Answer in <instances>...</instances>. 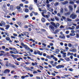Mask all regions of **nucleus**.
<instances>
[{
  "label": "nucleus",
  "instance_id": "nucleus-1",
  "mask_svg": "<svg viewBox=\"0 0 79 79\" xmlns=\"http://www.w3.org/2000/svg\"><path fill=\"white\" fill-rule=\"evenodd\" d=\"M77 17V15H75L74 13H73L70 16V18H72L73 19H74L76 18Z\"/></svg>",
  "mask_w": 79,
  "mask_h": 79
},
{
  "label": "nucleus",
  "instance_id": "nucleus-2",
  "mask_svg": "<svg viewBox=\"0 0 79 79\" xmlns=\"http://www.w3.org/2000/svg\"><path fill=\"white\" fill-rule=\"evenodd\" d=\"M48 14H49L46 15H45L44 14V12H43L42 13V15L43 16V17H44V18H46L48 19V18H49V17H50V12H48Z\"/></svg>",
  "mask_w": 79,
  "mask_h": 79
},
{
  "label": "nucleus",
  "instance_id": "nucleus-3",
  "mask_svg": "<svg viewBox=\"0 0 79 79\" xmlns=\"http://www.w3.org/2000/svg\"><path fill=\"white\" fill-rule=\"evenodd\" d=\"M64 66L61 65H59L56 67V68L57 69H61V68H64Z\"/></svg>",
  "mask_w": 79,
  "mask_h": 79
},
{
  "label": "nucleus",
  "instance_id": "nucleus-4",
  "mask_svg": "<svg viewBox=\"0 0 79 79\" xmlns=\"http://www.w3.org/2000/svg\"><path fill=\"white\" fill-rule=\"evenodd\" d=\"M2 9L4 11H6L7 8L5 5H3L2 7Z\"/></svg>",
  "mask_w": 79,
  "mask_h": 79
},
{
  "label": "nucleus",
  "instance_id": "nucleus-5",
  "mask_svg": "<svg viewBox=\"0 0 79 79\" xmlns=\"http://www.w3.org/2000/svg\"><path fill=\"white\" fill-rule=\"evenodd\" d=\"M6 40L7 41H9L10 43H12V41L10 40V38L8 37H6Z\"/></svg>",
  "mask_w": 79,
  "mask_h": 79
},
{
  "label": "nucleus",
  "instance_id": "nucleus-6",
  "mask_svg": "<svg viewBox=\"0 0 79 79\" xmlns=\"http://www.w3.org/2000/svg\"><path fill=\"white\" fill-rule=\"evenodd\" d=\"M24 48H25V49L27 51V50H30V48L27 46V45H25L24 46Z\"/></svg>",
  "mask_w": 79,
  "mask_h": 79
},
{
  "label": "nucleus",
  "instance_id": "nucleus-7",
  "mask_svg": "<svg viewBox=\"0 0 79 79\" xmlns=\"http://www.w3.org/2000/svg\"><path fill=\"white\" fill-rule=\"evenodd\" d=\"M10 70L8 69H6L4 71V74H6L7 73H10Z\"/></svg>",
  "mask_w": 79,
  "mask_h": 79
},
{
  "label": "nucleus",
  "instance_id": "nucleus-8",
  "mask_svg": "<svg viewBox=\"0 0 79 79\" xmlns=\"http://www.w3.org/2000/svg\"><path fill=\"white\" fill-rule=\"evenodd\" d=\"M1 23H0V26L2 27V26H5V23L3 21H2Z\"/></svg>",
  "mask_w": 79,
  "mask_h": 79
},
{
  "label": "nucleus",
  "instance_id": "nucleus-9",
  "mask_svg": "<svg viewBox=\"0 0 79 79\" xmlns=\"http://www.w3.org/2000/svg\"><path fill=\"white\" fill-rule=\"evenodd\" d=\"M49 28L50 29H51V30H52L53 31H54L55 30H54V27L52 25L49 26Z\"/></svg>",
  "mask_w": 79,
  "mask_h": 79
},
{
  "label": "nucleus",
  "instance_id": "nucleus-10",
  "mask_svg": "<svg viewBox=\"0 0 79 79\" xmlns=\"http://www.w3.org/2000/svg\"><path fill=\"white\" fill-rule=\"evenodd\" d=\"M10 65H11V64L9 63L8 62H7L6 64V66L7 67H10Z\"/></svg>",
  "mask_w": 79,
  "mask_h": 79
},
{
  "label": "nucleus",
  "instance_id": "nucleus-11",
  "mask_svg": "<svg viewBox=\"0 0 79 79\" xmlns=\"http://www.w3.org/2000/svg\"><path fill=\"white\" fill-rule=\"evenodd\" d=\"M59 37L61 39H64L65 38V36H64V35H61L59 36Z\"/></svg>",
  "mask_w": 79,
  "mask_h": 79
},
{
  "label": "nucleus",
  "instance_id": "nucleus-12",
  "mask_svg": "<svg viewBox=\"0 0 79 79\" xmlns=\"http://www.w3.org/2000/svg\"><path fill=\"white\" fill-rule=\"evenodd\" d=\"M17 9L19 11H21V7L19 6H16Z\"/></svg>",
  "mask_w": 79,
  "mask_h": 79
},
{
  "label": "nucleus",
  "instance_id": "nucleus-13",
  "mask_svg": "<svg viewBox=\"0 0 79 79\" xmlns=\"http://www.w3.org/2000/svg\"><path fill=\"white\" fill-rule=\"evenodd\" d=\"M48 10H49V11H50V12H53V9L50 7L48 8Z\"/></svg>",
  "mask_w": 79,
  "mask_h": 79
},
{
  "label": "nucleus",
  "instance_id": "nucleus-14",
  "mask_svg": "<svg viewBox=\"0 0 79 79\" xmlns=\"http://www.w3.org/2000/svg\"><path fill=\"white\" fill-rule=\"evenodd\" d=\"M37 63L36 62H35V63H34L33 62L31 63V65H32V66H37Z\"/></svg>",
  "mask_w": 79,
  "mask_h": 79
},
{
  "label": "nucleus",
  "instance_id": "nucleus-15",
  "mask_svg": "<svg viewBox=\"0 0 79 79\" xmlns=\"http://www.w3.org/2000/svg\"><path fill=\"white\" fill-rule=\"evenodd\" d=\"M13 6L12 5H11L10 6V9H9V10L10 11H13Z\"/></svg>",
  "mask_w": 79,
  "mask_h": 79
},
{
  "label": "nucleus",
  "instance_id": "nucleus-16",
  "mask_svg": "<svg viewBox=\"0 0 79 79\" xmlns=\"http://www.w3.org/2000/svg\"><path fill=\"white\" fill-rule=\"evenodd\" d=\"M42 53H43V52H40L39 51L37 52V54L40 55V56H42Z\"/></svg>",
  "mask_w": 79,
  "mask_h": 79
},
{
  "label": "nucleus",
  "instance_id": "nucleus-17",
  "mask_svg": "<svg viewBox=\"0 0 79 79\" xmlns=\"http://www.w3.org/2000/svg\"><path fill=\"white\" fill-rule=\"evenodd\" d=\"M68 2L67 1H65L62 2V4L63 5H66V4H68Z\"/></svg>",
  "mask_w": 79,
  "mask_h": 79
},
{
  "label": "nucleus",
  "instance_id": "nucleus-18",
  "mask_svg": "<svg viewBox=\"0 0 79 79\" xmlns=\"http://www.w3.org/2000/svg\"><path fill=\"white\" fill-rule=\"evenodd\" d=\"M18 24L19 26H22V25H23V23L22 22H19L17 23Z\"/></svg>",
  "mask_w": 79,
  "mask_h": 79
},
{
  "label": "nucleus",
  "instance_id": "nucleus-19",
  "mask_svg": "<svg viewBox=\"0 0 79 79\" xmlns=\"http://www.w3.org/2000/svg\"><path fill=\"white\" fill-rule=\"evenodd\" d=\"M60 5V3L58 2H56L54 4V6H58Z\"/></svg>",
  "mask_w": 79,
  "mask_h": 79
},
{
  "label": "nucleus",
  "instance_id": "nucleus-20",
  "mask_svg": "<svg viewBox=\"0 0 79 79\" xmlns=\"http://www.w3.org/2000/svg\"><path fill=\"white\" fill-rule=\"evenodd\" d=\"M10 67H11V68H15L16 67V66L13 64H10Z\"/></svg>",
  "mask_w": 79,
  "mask_h": 79
},
{
  "label": "nucleus",
  "instance_id": "nucleus-21",
  "mask_svg": "<svg viewBox=\"0 0 79 79\" xmlns=\"http://www.w3.org/2000/svg\"><path fill=\"white\" fill-rule=\"evenodd\" d=\"M21 60H23V58L21 57H19L17 58V61H21Z\"/></svg>",
  "mask_w": 79,
  "mask_h": 79
},
{
  "label": "nucleus",
  "instance_id": "nucleus-22",
  "mask_svg": "<svg viewBox=\"0 0 79 79\" xmlns=\"http://www.w3.org/2000/svg\"><path fill=\"white\" fill-rule=\"evenodd\" d=\"M70 51L72 52H76V49H73L72 50H70Z\"/></svg>",
  "mask_w": 79,
  "mask_h": 79
},
{
  "label": "nucleus",
  "instance_id": "nucleus-23",
  "mask_svg": "<svg viewBox=\"0 0 79 79\" xmlns=\"http://www.w3.org/2000/svg\"><path fill=\"white\" fill-rule=\"evenodd\" d=\"M24 64H27V65H29V64H31V62H28L25 61Z\"/></svg>",
  "mask_w": 79,
  "mask_h": 79
},
{
  "label": "nucleus",
  "instance_id": "nucleus-24",
  "mask_svg": "<svg viewBox=\"0 0 79 79\" xmlns=\"http://www.w3.org/2000/svg\"><path fill=\"white\" fill-rule=\"evenodd\" d=\"M51 24L52 25V26H54V27H56V24H55V23H54L53 22H51Z\"/></svg>",
  "mask_w": 79,
  "mask_h": 79
},
{
  "label": "nucleus",
  "instance_id": "nucleus-25",
  "mask_svg": "<svg viewBox=\"0 0 79 79\" xmlns=\"http://www.w3.org/2000/svg\"><path fill=\"white\" fill-rule=\"evenodd\" d=\"M10 26L9 25H7L6 26V30H8V29L10 28Z\"/></svg>",
  "mask_w": 79,
  "mask_h": 79
},
{
  "label": "nucleus",
  "instance_id": "nucleus-26",
  "mask_svg": "<svg viewBox=\"0 0 79 79\" xmlns=\"http://www.w3.org/2000/svg\"><path fill=\"white\" fill-rule=\"evenodd\" d=\"M65 60L67 61H69V60H70V59H69V58L68 57H65L64 58Z\"/></svg>",
  "mask_w": 79,
  "mask_h": 79
},
{
  "label": "nucleus",
  "instance_id": "nucleus-27",
  "mask_svg": "<svg viewBox=\"0 0 79 79\" xmlns=\"http://www.w3.org/2000/svg\"><path fill=\"white\" fill-rule=\"evenodd\" d=\"M71 14L70 12H66L64 13V15L65 16H68V15H69Z\"/></svg>",
  "mask_w": 79,
  "mask_h": 79
},
{
  "label": "nucleus",
  "instance_id": "nucleus-28",
  "mask_svg": "<svg viewBox=\"0 0 79 79\" xmlns=\"http://www.w3.org/2000/svg\"><path fill=\"white\" fill-rule=\"evenodd\" d=\"M66 53L64 52V54H63L62 56H63V57L64 58H66Z\"/></svg>",
  "mask_w": 79,
  "mask_h": 79
},
{
  "label": "nucleus",
  "instance_id": "nucleus-29",
  "mask_svg": "<svg viewBox=\"0 0 79 79\" xmlns=\"http://www.w3.org/2000/svg\"><path fill=\"white\" fill-rule=\"evenodd\" d=\"M69 8L70 10H73V6H69Z\"/></svg>",
  "mask_w": 79,
  "mask_h": 79
},
{
  "label": "nucleus",
  "instance_id": "nucleus-30",
  "mask_svg": "<svg viewBox=\"0 0 79 79\" xmlns=\"http://www.w3.org/2000/svg\"><path fill=\"white\" fill-rule=\"evenodd\" d=\"M67 21L68 22H70V21H72V20L70 19L67 18Z\"/></svg>",
  "mask_w": 79,
  "mask_h": 79
},
{
  "label": "nucleus",
  "instance_id": "nucleus-31",
  "mask_svg": "<svg viewBox=\"0 0 79 79\" xmlns=\"http://www.w3.org/2000/svg\"><path fill=\"white\" fill-rule=\"evenodd\" d=\"M29 40L30 41H32L33 43H34V42H35V41L33 39H30Z\"/></svg>",
  "mask_w": 79,
  "mask_h": 79
},
{
  "label": "nucleus",
  "instance_id": "nucleus-32",
  "mask_svg": "<svg viewBox=\"0 0 79 79\" xmlns=\"http://www.w3.org/2000/svg\"><path fill=\"white\" fill-rule=\"evenodd\" d=\"M27 74L30 75V77H32L34 76V75L32 74H30L29 73H28Z\"/></svg>",
  "mask_w": 79,
  "mask_h": 79
},
{
  "label": "nucleus",
  "instance_id": "nucleus-33",
  "mask_svg": "<svg viewBox=\"0 0 79 79\" xmlns=\"http://www.w3.org/2000/svg\"><path fill=\"white\" fill-rule=\"evenodd\" d=\"M53 60H54L55 61H58V59H57V58H56L55 57H53Z\"/></svg>",
  "mask_w": 79,
  "mask_h": 79
},
{
  "label": "nucleus",
  "instance_id": "nucleus-34",
  "mask_svg": "<svg viewBox=\"0 0 79 79\" xmlns=\"http://www.w3.org/2000/svg\"><path fill=\"white\" fill-rule=\"evenodd\" d=\"M68 46L69 47H72V46H73L72 44L70 43L69 44H68Z\"/></svg>",
  "mask_w": 79,
  "mask_h": 79
},
{
  "label": "nucleus",
  "instance_id": "nucleus-35",
  "mask_svg": "<svg viewBox=\"0 0 79 79\" xmlns=\"http://www.w3.org/2000/svg\"><path fill=\"white\" fill-rule=\"evenodd\" d=\"M24 34L25 35H27L29 34V33L27 32H25L24 33Z\"/></svg>",
  "mask_w": 79,
  "mask_h": 79
},
{
  "label": "nucleus",
  "instance_id": "nucleus-36",
  "mask_svg": "<svg viewBox=\"0 0 79 79\" xmlns=\"http://www.w3.org/2000/svg\"><path fill=\"white\" fill-rule=\"evenodd\" d=\"M50 6H51V5L50 4H48L47 5V7L48 8V9L50 8Z\"/></svg>",
  "mask_w": 79,
  "mask_h": 79
},
{
  "label": "nucleus",
  "instance_id": "nucleus-37",
  "mask_svg": "<svg viewBox=\"0 0 79 79\" xmlns=\"http://www.w3.org/2000/svg\"><path fill=\"white\" fill-rule=\"evenodd\" d=\"M60 12L61 13H63V8H61L60 9Z\"/></svg>",
  "mask_w": 79,
  "mask_h": 79
},
{
  "label": "nucleus",
  "instance_id": "nucleus-38",
  "mask_svg": "<svg viewBox=\"0 0 79 79\" xmlns=\"http://www.w3.org/2000/svg\"><path fill=\"white\" fill-rule=\"evenodd\" d=\"M55 52L56 53H59V52H60V50L59 49H56Z\"/></svg>",
  "mask_w": 79,
  "mask_h": 79
},
{
  "label": "nucleus",
  "instance_id": "nucleus-39",
  "mask_svg": "<svg viewBox=\"0 0 79 79\" xmlns=\"http://www.w3.org/2000/svg\"><path fill=\"white\" fill-rule=\"evenodd\" d=\"M76 35V34L74 33H70V35L71 36H74V35Z\"/></svg>",
  "mask_w": 79,
  "mask_h": 79
},
{
  "label": "nucleus",
  "instance_id": "nucleus-40",
  "mask_svg": "<svg viewBox=\"0 0 79 79\" xmlns=\"http://www.w3.org/2000/svg\"><path fill=\"white\" fill-rule=\"evenodd\" d=\"M4 34L5 35H6L7 37H9V34H8V33L6 32H5Z\"/></svg>",
  "mask_w": 79,
  "mask_h": 79
},
{
  "label": "nucleus",
  "instance_id": "nucleus-41",
  "mask_svg": "<svg viewBox=\"0 0 79 79\" xmlns=\"http://www.w3.org/2000/svg\"><path fill=\"white\" fill-rule=\"evenodd\" d=\"M69 4L72 5H73L74 4V2H73V1H70L69 2Z\"/></svg>",
  "mask_w": 79,
  "mask_h": 79
},
{
  "label": "nucleus",
  "instance_id": "nucleus-42",
  "mask_svg": "<svg viewBox=\"0 0 79 79\" xmlns=\"http://www.w3.org/2000/svg\"><path fill=\"white\" fill-rule=\"evenodd\" d=\"M68 70L70 71H71V72H72V71H73V69L72 68L69 69Z\"/></svg>",
  "mask_w": 79,
  "mask_h": 79
},
{
  "label": "nucleus",
  "instance_id": "nucleus-43",
  "mask_svg": "<svg viewBox=\"0 0 79 79\" xmlns=\"http://www.w3.org/2000/svg\"><path fill=\"white\" fill-rule=\"evenodd\" d=\"M47 58H48V59H51V56H46Z\"/></svg>",
  "mask_w": 79,
  "mask_h": 79
},
{
  "label": "nucleus",
  "instance_id": "nucleus-44",
  "mask_svg": "<svg viewBox=\"0 0 79 79\" xmlns=\"http://www.w3.org/2000/svg\"><path fill=\"white\" fill-rule=\"evenodd\" d=\"M41 21L42 22H45V19H44V18H42V19H41Z\"/></svg>",
  "mask_w": 79,
  "mask_h": 79
},
{
  "label": "nucleus",
  "instance_id": "nucleus-45",
  "mask_svg": "<svg viewBox=\"0 0 79 79\" xmlns=\"http://www.w3.org/2000/svg\"><path fill=\"white\" fill-rule=\"evenodd\" d=\"M21 45H22V46H23V47H24V46H25L26 45L24 44V43L22 42L21 43Z\"/></svg>",
  "mask_w": 79,
  "mask_h": 79
},
{
  "label": "nucleus",
  "instance_id": "nucleus-46",
  "mask_svg": "<svg viewBox=\"0 0 79 79\" xmlns=\"http://www.w3.org/2000/svg\"><path fill=\"white\" fill-rule=\"evenodd\" d=\"M26 68L27 69H26L27 70H28L29 71H32V70L30 69V68Z\"/></svg>",
  "mask_w": 79,
  "mask_h": 79
},
{
  "label": "nucleus",
  "instance_id": "nucleus-47",
  "mask_svg": "<svg viewBox=\"0 0 79 79\" xmlns=\"http://www.w3.org/2000/svg\"><path fill=\"white\" fill-rule=\"evenodd\" d=\"M28 11H29V9H26L25 10V11L26 13H27Z\"/></svg>",
  "mask_w": 79,
  "mask_h": 79
},
{
  "label": "nucleus",
  "instance_id": "nucleus-48",
  "mask_svg": "<svg viewBox=\"0 0 79 79\" xmlns=\"http://www.w3.org/2000/svg\"><path fill=\"white\" fill-rule=\"evenodd\" d=\"M48 39H53V37L48 36Z\"/></svg>",
  "mask_w": 79,
  "mask_h": 79
},
{
  "label": "nucleus",
  "instance_id": "nucleus-49",
  "mask_svg": "<svg viewBox=\"0 0 79 79\" xmlns=\"http://www.w3.org/2000/svg\"><path fill=\"white\" fill-rule=\"evenodd\" d=\"M55 18L56 21H59V19H58V18L56 17H55Z\"/></svg>",
  "mask_w": 79,
  "mask_h": 79
},
{
  "label": "nucleus",
  "instance_id": "nucleus-50",
  "mask_svg": "<svg viewBox=\"0 0 79 79\" xmlns=\"http://www.w3.org/2000/svg\"><path fill=\"white\" fill-rule=\"evenodd\" d=\"M2 48L3 50H5V49L6 48L5 47V46H2Z\"/></svg>",
  "mask_w": 79,
  "mask_h": 79
},
{
  "label": "nucleus",
  "instance_id": "nucleus-51",
  "mask_svg": "<svg viewBox=\"0 0 79 79\" xmlns=\"http://www.w3.org/2000/svg\"><path fill=\"white\" fill-rule=\"evenodd\" d=\"M50 20L52 21H55V19L54 18L50 19Z\"/></svg>",
  "mask_w": 79,
  "mask_h": 79
},
{
  "label": "nucleus",
  "instance_id": "nucleus-52",
  "mask_svg": "<svg viewBox=\"0 0 79 79\" xmlns=\"http://www.w3.org/2000/svg\"><path fill=\"white\" fill-rule=\"evenodd\" d=\"M41 31H42V32H46V30L44 29H42L41 30Z\"/></svg>",
  "mask_w": 79,
  "mask_h": 79
},
{
  "label": "nucleus",
  "instance_id": "nucleus-53",
  "mask_svg": "<svg viewBox=\"0 0 79 79\" xmlns=\"http://www.w3.org/2000/svg\"><path fill=\"white\" fill-rule=\"evenodd\" d=\"M54 32H55V33H57V32H59V31L58 30H56L55 31H54Z\"/></svg>",
  "mask_w": 79,
  "mask_h": 79
},
{
  "label": "nucleus",
  "instance_id": "nucleus-54",
  "mask_svg": "<svg viewBox=\"0 0 79 79\" xmlns=\"http://www.w3.org/2000/svg\"><path fill=\"white\" fill-rule=\"evenodd\" d=\"M33 73L34 74H37L38 73V72H37V71H35L33 72Z\"/></svg>",
  "mask_w": 79,
  "mask_h": 79
},
{
  "label": "nucleus",
  "instance_id": "nucleus-55",
  "mask_svg": "<svg viewBox=\"0 0 79 79\" xmlns=\"http://www.w3.org/2000/svg\"><path fill=\"white\" fill-rule=\"evenodd\" d=\"M56 27H57V26H60V24H59V23H56Z\"/></svg>",
  "mask_w": 79,
  "mask_h": 79
},
{
  "label": "nucleus",
  "instance_id": "nucleus-56",
  "mask_svg": "<svg viewBox=\"0 0 79 79\" xmlns=\"http://www.w3.org/2000/svg\"><path fill=\"white\" fill-rule=\"evenodd\" d=\"M25 77V76H22L21 77V79H24L25 78H26Z\"/></svg>",
  "mask_w": 79,
  "mask_h": 79
},
{
  "label": "nucleus",
  "instance_id": "nucleus-57",
  "mask_svg": "<svg viewBox=\"0 0 79 79\" xmlns=\"http://www.w3.org/2000/svg\"><path fill=\"white\" fill-rule=\"evenodd\" d=\"M42 45H43V46H44V47H46V46H47V44L44 43H43Z\"/></svg>",
  "mask_w": 79,
  "mask_h": 79
},
{
  "label": "nucleus",
  "instance_id": "nucleus-58",
  "mask_svg": "<svg viewBox=\"0 0 79 79\" xmlns=\"http://www.w3.org/2000/svg\"><path fill=\"white\" fill-rule=\"evenodd\" d=\"M72 30H74L75 29V27L72 26Z\"/></svg>",
  "mask_w": 79,
  "mask_h": 79
},
{
  "label": "nucleus",
  "instance_id": "nucleus-59",
  "mask_svg": "<svg viewBox=\"0 0 79 79\" xmlns=\"http://www.w3.org/2000/svg\"><path fill=\"white\" fill-rule=\"evenodd\" d=\"M0 30H1V31H5V29H3V28H2L1 27H0Z\"/></svg>",
  "mask_w": 79,
  "mask_h": 79
},
{
  "label": "nucleus",
  "instance_id": "nucleus-60",
  "mask_svg": "<svg viewBox=\"0 0 79 79\" xmlns=\"http://www.w3.org/2000/svg\"><path fill=\"white\" fill-rule=\"evenodd\" d=\"M10 50L7 48H6L5 50V51H8Z\"/></svg>",
  "mask_w": 79,
  "mask_h": 79
},
{
  "label": "nucleus",
  "instance_id": "nucleus-61",
  "mask_svg": "<svg viewBox=\"0 0 79 79\" xmlns=\"http://www.w3.org/2000/svg\"><path fill=\"white\" fill-rule=\"evenodd\" d=\"M57 16H59V17H61V14H60L59 13H58L57 14Z\"/></svg>",
  "mask_w": 79,
  "mask_h": 79
},
{
  "label": "nucleus",
  "instance_id": "nucleus-62",
  "mask_svg": "<svg viewBox=\"0 0 79 79\" xmlns=\"http://www.w3.org/2000/svg\"><path fill=\"white\" fill-rule=\"evenodd\" d=\"M70 52H68L67 53V56H69V55H70Z\"/></svg>",
  "mask_w": 79,
  "mask_h": 79
},
{
  "label": "nucleus",
  "instance_id": "nucleus-63",
  "mask_svg": "<svg viewBox=\"0 0 79 79\" xmlns=\"http://www.w3.org/2000/svg\"><path fill=\"white\" fill-rule=\"evenodd\" d=\"M69 31H67L65 32V33L66 34H69Z\"/></svg>",
  "mask_w": 79,
  "mask_h": 79
},
{
  "label": "nucleus",
  "instance_id": "nucleus-64",
  "mask_svg": "<svg viewBox=\"0 0 79 79\" xmlns=\"http://www.w3.org/2000/svg\"><path fill=\"white\" fill-rule=\"evenodd\" d=\"M76 29H79V25H77L76 27Z\"/></svg>",
  "mask_w": 79,
  "mask_h": 79
}]
</instances>
